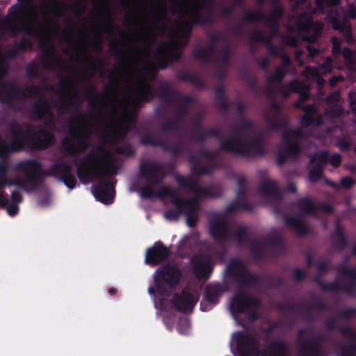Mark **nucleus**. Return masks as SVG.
<instances>
[{
  "instance_id": "obj_1",
  "label": "nucleus",
  "mask_w": 356,
  "mask_h": 356,
  "mask_svg": "<svg viewBox=\"0 0 356 356\" xmlns=\"http://www.w3.org/2000/svg\"><path fill=\"white\" fill-rule=\"evenodd\" d=\"M226 273L237 289L230 300L232 313L241 314L250 307L260 308L259 299L244 291L256 286L259 282V277L252 273L241 259L236 258L229 260L226 266Z\"/></svg>"
},
{
  "instance_id": "obj_2",
  "label": "nucleus",
  "mask_w": 356,
  "mask_h": 356,
  "mask_svg": "<svg viewBox=\"0 0 356 356\" xmlns=\"http://www.w3.org/2000/svg\"><path fill=\"white\" fill-rule=\"evenodd\" d=\"M10 140L0 145V152L11 154L24 150L33 152L49 149L55 141L54 135L44 128L35 130L28 127L23 130L22 124L14 120L7 127Z\"/></svg>"
},
{
  "instance_id": "obj_3",
  "label": "nucleus",
  "mask_w": 356,
  "mask_h": 356,
  "mask_svg": "<svg viewBox=\"0 0 356 356\" xmlns=\"http://www.w3.org/2000/svg\"><path fill=\"white\" fill-rule=\"evenodd\" d=\"M15 170L27 174V180L33 191L39 189L43 179L47 177L58 179L70 189L76 185V179L72 172V165L65 161H57L51 164L47 170L42 169V163L35 159H26L18 162Z\"/></svg>"
},
{
  "instance_id": "obj_4",
  "label": "nucleus",
  "mask_w": 356,
  "mask_h": 356,
  "mask_svg": "<svg viewBox=\"0 0 356 356\" xmlns=\"http://www.w3.org/2000/svg\"><path fill=\"white\" fill-rule=\"evenodd\" d=\"M96 151L103 155L101 159L97 152L90 151L74 160L76 175L82 182H94L117 175L118 166L112 152L102 146H97Z\"/></svg>"
},
{
  "instance_id": "obj_5",
  "label": "nucleus",
  "mask_w": 356,
  "mask_h": 356,
  "mask_svg": "<svg viewBox=\"0 0 356 356\" xmlns=\"http://www.w3.org/2000/svg\"><path fill=\"white\" fill-rule=\"evenodd\" d=\"M234 337L235 356H291L289 345L282 339L270 340L264 337V343L259 348L254 335L250 332H236Z\"/></svg>"
},
{
  "instance_id": "obj_6",
  "label": "nucleus",
  "mask_w": 356,
  "mask_h": 356,
  "mask_svg": "<svg viewBox=\"0 0 356 356\" xmlns=\"http://www.w3.org/2000/svg\"><path fill=\"white\" fill-rule=\"evenodd\" d=\"M33 0H17L8 10V15L0 19V35L16 38L20 33L37 35L40 29L29 20V11L33 8Z\"/></svg>"
},
{
  "instance_id": "obj_7",
  "label": "nucleus",
  "mask_w": 356,
  "mask_h": 356,
  "mask_svg": "<svg viewBox=\"0 0 356 356\" xmlns=\"http://www.w3.org/2000/svg\"><path fill=\"white\" fill-rule=\"evenodd\" d=\"M136 95L132 100L134 106H140L143 103L150 102L156 96L167 104H172V100L181 103H195V99L189 95L183 94L173 89L170 82L161 81L156 92L153 86L146 81H139L134 86Z\"/></svg>"
},
{
  "instance_id": "obj_8",
  "label": "nucleus",
  "mask_w": 356,
  "mask_h": 356,
  "mask_svg": "<svg viewBox=\"0 0 356 356\" xmlns=\"http://www.w3.org/2000/svg\"><path fill=\"white\" fill-rule=\"evenodd\" d=\"M86 115L80 113L73 118L68 124L70 136L64 137L60 141V151L66 156H76L79 149H86L89 146V131L90 125L85 120Z\"/></svg>"
},
{
  "instance_id": "obj_9",
  "label": "nucleus",
  "mask_w": 356,
  "mask_h": 356,
  "mask_svg": "<svg viewBox=\"0 0 356 356\" xmlns=\"http://www.w3.org/2000/svg\"><path fill=\"white\" fill-rule=\"evenodd\" d=\"M176 181L180 187L187 189L195 194V197L190 199H185V201H190L189 203L184 204V212L187 225L193 228L196 226L198 220L197 211L199 210L200 199L207 197H218L221 195L220 191L213 193L209 188L202 187L197 181L186 178L181 175H177Z\"/></svg>"
},
{
  "instance_id": "obj_10",
  "label": "nucleus",
  "mask_w": 356,
  "mask_h": 356,
  "mask_svg": "<svg viewBox=\"0 0 356 356\" xmlns=\"http://www.w3.org/2000/svg\"><path fill=\"white\" fill-rule=\"evenodd\" d=\"M221 149L245 157L264 156L266 153L259 136L253 137L249 140H243L236 134L227 140L222 141Z\"/></svg>"
},
{
  "instance_id": "obj_11",
  "label": "nucleus",
  "mask_w": 356,
  "mask_h": 356,
  "mask_svg": "<svg viewBox=\"0 0 356 356\" xmlns=\"http://www.w3.org/2000/svg\"><path fill=\"white\" fill-rule=\"evenodd\" d=\"M181 272L178 266L167 263L161 266L154 275V283L160 296H167L179 283Z\"/></svg>"
},
{
  "instance_id": "obj_12",
  "label": "nucleus",
  "mask_w": 356,
  "mask_h": 356,
  "mask_svg": "<svg viewBox=\"0 0 356 356\" xmlns=\"http://www.w3.org/2000/svg\"><path fill=\"white\" fill-rule=\"evenodd\" d=\"M113 74L114 71H112L109 74L110 82L106 86L104 92H99L95 86H91L90 90L85 92L90 109L97 117L102 116L103 110L108 106L106 94H115L118 89V82Z\"/></svg>"
},
{
  "instance_id": "obj_13",
  "label": "nucleus",
  "mask_w": 356,
  "mask_h": 356,
  "mask_svg": "<svg viewBox=\"0 0 356 356\" xmlns=\"http://www.w3.org/2000/svg\"><path fill=\"white\" fill-rule=\"evenodd\" d=\"M307 328L298 330L296 340V356H326L321 344L327 341L324 334H318L314 338H305Z\"/></svg>"
},
{
  "instance_id": "obj_14",
  "label": "nucleus",
  "mask_w": 356,
  "mask_h": 356,
  "mask_svg": "<svg viewBox=\"0 0 356 356\" xmlns=\"http://www.w3.org/2000/svg\"><path fill=\"white\" fill-rule=\"evenodd\" d=\"M270 13L268 15L261 10H251L244 13L242 22L244 23H253L259 21L264 22L270 29L273 35H277L279 33L278 21L284 15V9L281 5L273 6Z\"/></svg>"
},
{
  "instance_id": "obj_15",
  "label": "nucleus",
  "mask_w": 356,
  "mask_h": 356,
  "mask_svg": "<svg viewBox=\"0 0 356 356\" xmlns=\"http://www.w3.org/2000/svg\"><path fill=\"white\" fill-rule=\"evenodd\" d=\"M159 197H170L172 199V204L176 207V209H168L164 214L165 219L169 220L177 221L180 215L184 212V204L189 203L190 201H185V199L179 196L177 190L173 189L170 186L161 187L157 191Z\"/></svg>"
},
{
  "instance_id": "obj_16",
  "label": "nucleus",
  "mask_w": 356,
  "mask_h": 356,
  "mask_svg": "<svg viewBox=\"0 0 356 356\" xmlns=\"http://www.w3.org/2000/svg\"><path fill=\"white\" fill-rule=\"evenodd\" d=\"M183 52L174 47L162 45L161 42L156 48L154 58L159 61V67L165 70L170 67L173 62H179Z\"/></svg>"
},
{
  "instance_id": "obj_17",
  "label": "nucleus",
  "mask_w": 356,
  "mask_h": 356,
  "mask_svg": "<svg viewBox=\"0 0 356 356\" xmlns=\"http://www.w3.org/2000/svg\"><path fill=\"white\" fill-rule=\"evenodd\" d=\"M140 175L153 184H159L165 177L163 165L156 161L142 162L140 165Z\"/></svg>"
},
{
  "instance_id": "obj_18",
  "label": "nucleus",
  "mask_w": 356,
  "mask_h": 356,
  "mask_svg": "<svg viewBox=\"0 0 356 356\" xmlns=\"http://www.w3.org/2000/svg\"><path fill=\"white\" fill-rule=\"evenodd\" d=\"M27 97V94L19 86L10 82H3L0 86V102L11 106L14 102Z\"/></svg>"
},
{
  "instance_id": "obj_19",
  "label": "nucleus",
  "mask_w": 356,
  "mask_h": 356,
  "mask_svg": "<svg viewBox=\"0 0 356 356\" xmlns=\"http://www.w3.org/2000/svg\"><path fill=\"white\" fill-rule=\"evenodd\" d=\"M197 300L198 297L185 287L181 290V293H175L173 295L171 302L177 311L186 312L193 310Z\"/></svg>"
},
{
  "instance_id": "obj_20",
  "label": "nucleus",
  "mask_w": 356,
  "mask_h": 356,
  "mask_svg": "<svg viewBox=\"0 0 356 356\" xmlns=\"http://www.w3.org/2000/svg\"><path fill=\"white\" fill-rule=\"evenodd\" d=\"M209 233L213 240L218 243H222L231 238L229 224L221 217L211 220Z\"/></svg>"
},
{
  "instance_id": "obj_21",
  "label": "nucleus",
  "mask_w": 356,
  "mask_h": 356,
  "mask_svg": "<svg viewBox=\"0 0 356 356\" xmlns=\"http://www.w3.org/2000/svg\"><path fill=\"white\" fill-rule=\"evenodd\" d=\"M96 184L92 186L95 197L99 202L109 204L113 202L115 188L110 180H95Z\"/></svg>"
},
{
  "instance_id": "obj_22",
  "label": "nucleus",
  "mask_w": 356,
  "mask_h": 356,
  "mask_svg": "<svg viewBox=\"0 0 356 356\" xmlns=\"http://www.w3.org/2000/svg\"><path fill=\"white\" fill-rule=\"evenodd\" d=\"M269 107L274 111L273 115L264 112L263 113L268 127L273 130L284 129L287 126V121L280 118L282 110L281 106L275 98L269 99Z\"/></svg>"
},
{
  "instance_id": "obj_23",
  "label": "nucleus",
  "mask_w": 356,
  "mask_h": 356,
  "mask_svg": "<svg viewBox=\"0 0 356 356\" xmlns=\"http://www.w3.org/2000/svg\"><path fill=\"white\" fill-rule=\"evenodd\" d=\"M339 270L341 276L348 277V283L343 285L337 282L338 287L333 292L342 291L350 297L356 296V268H350L346 264H341Z\"/></svg>"
},
{
  "instance_id": "obj_24",
  "label": "nucleus",
  "mask_w": 356,
  "mask_h": 356,
  "mask_svg": "<svg viewBox=\"0 0 356 356\" xmlns=\"http://www.w3.org/2000/svg\"><path fill=\"white\" fill-rule=\"evenodd\" d=\"M170 254V250L162 242L157 241L147 249L145 261L147 264L155 266L164 261Z\"/></svg>"
},
{
  "instance_id": "obj_25",
  "label": "nucleus",
  "mask_w": 356,
  "mask_h": 356,
  "mask_svg": "<svg viewBox=\"0 0 356 356\" xmlns=\"http://www.w3.org/2000/svg\"><path fill=\"white\" fill-rule=\"evenodd\" d=\"M194 103H181L176 112L175 118L161 124V131L163 134L177 131L183 124L184 118L188 115L189 107Z\"/></svg>"
},
{
  "instance_id": "obj_26",
  "label": "nucleus",
  "mask_w": 356,
  "mask_h": 356,
  "mask_svg": "<svg viewBox=\"0 0 356 356\" xmlns=\"http://www.w3.org/2000/svg\"><path fill=\"white\" fill-rule=\"evenodd\" d=\"M30 115L36 121L44 120L47 117L51 119L53 113L51 102L44 97L36 99L31 106Z\"/></svg>"
},
{
  "instance_id": "obj_27",
  "label": "nucleus",
  "mask_w": 356,
  "mask_h": 356,
  "mask_svg": "<svg viewBox=\"0 0 356 356\" xmlns=\"http://www.w3.org/2000/svg\"><path fill=\"white\" fill-rule=\"evenodd\" d=\"M221 40L220 34L213 33L210 35V42L206 47L197 46L192 51L193 58L202 60L205 63H210L214 56L216 51V43Z\"/></svg>"
},
{
  "instance_id": "obj_28",
  "label": "nucleus",
  "mask_w": 356,
  "mask_h": 356,
  "mask_svg": "<svg viewBox=\"0 0 356 356\" xmlns=\"http://www.w3.org/2000/svg\"><path fill=\"white\" fill-rule=\"evenodd\" d=\"M258 192L259 195L263 197L270 198L278 202H280L282 199L281 191L278 188L277 183L272 179L262 181Z\"/></svg>"
},
{
  "instance_id": "obj_29",
  "label": "nucleus",
  "mask_w": 356,
  "mask_h": 356,
  "mask_svg": "<svg viewBox=\"0 0 356 356\" xmlns=\"http://www.w3.org/2000/svg\"><path fill=\"white\" fill-rule=\"evenodd\" d=\"M81 100L79 98V93L74 92L72 95H70L67 98L60 97V104H56L58 108V113L60 115L67 114L69 113L68 106H70L74 111H79L81 105Z\"/></svg>"
},
{
  "instance_id": "obj_30",
  "label": "nucleus",
  "mask_w": 356,
  "mask_h": 356,
  "mask_svg": "<svg viewBox=\"0 0 356 356\" xmlns=\"http://www.w3.org/2000/svg\"><path fill=\"white\" fill-rule=\"evenodd\" d=\"M213 270V265L209 258L205 261L197 259L193 263V273L198 279L207 280Z\"/></svg>"
},
{
  "instance_id": "obj_31",
  "label": "nucleus",
  "mask_w": 356,
  "mask_h": 356,
  "mask_svg": "<svg viewBox=\"0 0 356 356\" xmlns=\"http://www.w3.org/2000/svg\"><path fill=\"white\" fill-rule=\"evenodd\" d=\"M95 10L98 12L102 11L104 13L106 27V29L104 31V32L113 36L111 32L116 31L120 37L124 38L125 36V33L122 30L114 26L113 13L108 6H105L104 9L99 6H95Z\"/></svg>"
},
{
  "instance_id": "obj_32",
  "label": "nucleus",
  "mask_w": 356,
  "mask_h": 356,
  "mask_svg": "<svg viewBox=\"0 0 356 356\" xmlns=\"http://www.w3.org/2000/svg\"><path fill=\"white\" fill-rule=\"evenodd\" d=\"M188 160L192 164L191 170L195 175H209L215 169V167L213 165L203 166L201 163V157H200L197 153L195 155H191L188 157Z\"/></svg>"
},
{
  "instance_id": "obj_33",
  "label": "nucleus",
  "mask_w": 356,
  "mask_h": 356,
  "mask_svg": "<svg viewBox=\"0 0 356 356\" xmlns=\"http://www.w3.org/2000/svg\"><path fill=\"white\" fill-rule=\"evenodd\" d=\"M208 137H213L220 141H225L223 140V136L220 131L216 128H211L208 130L197 131L191 132V140L194 143H204Z\"/></svg>"
},
{
  "instance_id": "obj_34",
  "label": "nucleus",
  "mask_w": 356,
  "mask_h": 356,
  "mask_svg": "<svg viewBox=\"0 0 356 356\" xmlns=\"http://www.w3.org/2000/svg\"><path fill=\"white\" fill-rule=\"evenodd\" d=\"M300 134L299 130L290 131L283 134L282 140L286 143L285 152L288 155H296L300 152V147L298 142L293 141L292 136H298Z\"/></svg>"
},
{
  "instance_id": "obj_35",
  "label": "nucleus",
  "mask_w": 356,
  "mask_h": 356,
  "mask_svg": "<svg viewBox=\"0 0 356 356\" xmlns=\"http://www.w3.org/2000/svg\"><path fill=\"white\" fill-rule=\"evenodd\" d=\"M13 48L9 49L4 52V56L8 59L16 58L21 51H26L31 49L32 44L30 40L23 37L19 42H14Z\"/></svg>"
},
{
  "instance_id": "obj_36",
  "label": "nucleus",
  "mask_w": 356,
  "mask_h": 356,
  "mask_svg": "<svg viewBox=\"0 0 356 356\" xmlns=\"http://www.w3.org/2000/svg\"><path fill=\"white\" fill-rule=\"evenodd\" d=\"M325 328L328 331L337 330L344 337H349L351 340L356 341V331L348 326L337 325L333 318H328L325 323Z\"/></svg>"
},
{
  "instance_id": "obj_37",
  "label": "nucleus",
  "mask_w": 356,
  "mask_h": 356,
  "mask_svg": "<svg viewBox=\"0 0 356 356\" xmlns=\"http://www.w3.org/2000/svg\"><path fill=\"white\" fill-rule=\"evenodd\" d=\"M222 293V287L219 284L207 285L203 294L204 300L212 305H217Z\"/></svg>"
},
{
  "instance_id": "obj_38",
  "label": "nucleus",
  "mask_w": 356,
  "mask_h": 356,
  "mask_svg": "<svg viewBox=\"0 0 356 356\" xmlns=\"http://www.w3.org/2000/svg\"><path fill=\"white\" fill-rule=\"evenodd\" d=\"M294 206L300 209L299 215L301 216L305 215H314L318 211V207L309 197H301L296 202L293 203Z\"/></svg>"
},
{
  "instance_id": "obj_39",
  "label": "nucleus",
  "mask_w": 356,
  "mask_h": 356,
  "mask_svg": "<svg viewBox=\"0 0 356 356\" xmlns=\"http://www.w3.org/2000/svg\"><path fill=\"white\" fill-rule=\"evenodd\" d=\"M333 247L339 251L343 250L347 246V238L341 225L337 223L334 232L331 234Z\"/></svg>"
},
{
  "instance_id": "obj_40",
  "label": "nucleus",
  "mask_w": 356,
  "mask_h": 356,
  "mask_svg": "<svg viewBox=\"0 0 356 356\" xmlns=\"http://www.w3.org/2000/svg\"><path fill=\"white\" fill-rule=\"evenodd\" d=\"M78 61L83 67H88L89 70L95 73L97 70L104 65L103 61L99 58H94L90 54L86 53L84 56L78 54Z\"/></svg>"
},
{
  "instance_id": "obj_41",
  "label": "nucleus",
  "mask_w": 356,
  "mask_h": 356,
  "mask_svg": "<svg viewBox=\"0 0 356 356\" xmlns=\"http://www.w3.org/2000/svg\"><path fill=\"white\" fill-rule=\"evenodd\" d=\"M284 221L286 225L291 227L300 236L308 234V227L305 223L298 218L289 215H284Z\"/></svg>"
},
{
  "instance_id": "obj_42",
  "label": "nucleus",
  "mask_w": 356,
  "mask_h": 356,
  "mask_svg": "<svg viewBox=\"0 0 356 356\" xmlns=\"http://www.w3.org/2000/svg\"><path fill=\"white\" fill-rule=\"evenodd\" d=\"M178 78L182 81L191 83L193 85L198 88H204L206 87V82L200 77L197 74L183 70L178 74Z\"/></svg>"
},
{
  "instance_id": "obj_43",
  "label": "nucleus",
  "mask_w": 356,
  "mask_h": 356,
  "mask_svg": "<svg viewBox=\"0 0 356 356\" xmlns=\"http://www.w3.org/2000/svg\"><path fill=\"white\" fill-rule=\"evenodd\" d=\"M127 133V130L116 129L112 132H105L102 136V140L110 145H115L124 140Z\"/></svg>"
},
{
  "instance_id": "obj_44",
  "label": "nucleus",
  "mask_w": 356,
  "mask_h": 356,
  "mask_svg": "<svg viewBox=\"0 0 356 356\" xmlns=\"http://www.w3.org/2000/svg\"><path fill=\"white\" fill-rule=\"evenodd\" d=\"M24 178H15V179H5L6 185L15 186L18 189L22 190L28 193L33 192L31 185H29V181L27 180V174L22 173Z\"/></svg>"
},
{
  "instance_id": "obj_45",
  "label": "nucleus",
  "mask_w": 356,
  "mask_h": 356,
  "mask_svg": "<svg viewBox=\"0 0 356 356\" xmlns=\"http://www.w3.org/2000/svg\"><path fill=\"white\" fill-rule=\"evenodd\" d=\"M197 26L193 24V18L191 17L190 22H185L183 24H180L177 29V31L174 34V36L179 35L181 39L190 41L194 26Z\"/></svg>"
},
{
  "instance_id": "obj_46",
  "label": "nucleus",
  "mask_w": 356,
  "mask_h": 356,
  "mask_svg": "<svg viewBox=\"0 0 356 356\" xmlns=\"http://www.w3.org/2000/svg\"><path fill=\"white\" fill-rule=\"evenodd\" d=\"M192 17L193 24L197 26L211 25L214 22L212 11H205L204 15H202L200 9H195V15Z\"/></svg>"
},
{
  "instance_id": "obj_47",
  "label": "nucleus",
  "mask_w": 356,
  "mask_h": 356,
  "mask_svg": "<svg viewBox=\"0 0 356 356\" xmlns=\"http://www.w3.org/2000/svg\"><path fill=\"white\" fill-rule=\"evenodd\" d=\"M165 145L168 148H164V151L170 152L174 156H179L188 152L186 142L182 138H179L178 140L172 145H170L165 142Z\"/></svg>"
},
{
  "instance_id": "obj_48",
  "label": "nucleus",
  "mask_w": 356,
  "mask_h": 356,
  "mask_svg": "<svg viewBox=\"0 0 356 356\" xmlns=\"http://www.w3.org/2000/svg\"><path fill=\"white\" fill-rule=\"evenodd\" d=\"M140 143L144 146L159 147L163 151L164 148H168L165 145V141L155 138L150 133H147L143 136L140 140Z\"/></svg>"
},
{
  "instance_id": "obj_49",
  "label": "nucleus",
  "mask_w": 356,
  "mask_h": 356,
  "mask_svg": "<svg viewBox=\"0 0 356 356\" xmlns=\"http://www.w3.org/2000/svg\"><path fill=\"white\" fill-rule=\"evenodd\" d=\"M280 309L289 310L293 313H298L302 309V314L305 316L309 317L311 316V311L305 305L296 304L293 302H287L283 305L280 306Z\"/></svg>"
},
{
  "instance_id": "obj_50",
  "label": "nucleus",
  "mask_w": 356,
  "mask_h": 356,
  "mask_svg": "<svg viewBox=\"0 0 356 356\" xmlns=\"http://www.w3.org/2000/svg\"><path fill=\"white\" fill-rule=\"evenodd\" d=\"M7 207V213L12 217L15 216L19 213V206L16 204H9L8 199L6 197L5 192H0V207Z\"/></svg>"
},
{
  "instance_id": "obj_51",
  "label": "nucleus",
  "mask_w": 356,
  "mask_h": 356,
  "mask_svg": "<svg viewBox=\"0 0 356 356\" xmlns=\"http://www.w3.org/2000/svg\"><path fill=\"white\" fill-rule=\"evenodd\" d=\"M286 74V70L283 67H277L273 74L268 75L266 79L268 84L281 83Z\"/></svg>"
},
{
  "instance_id": "obj_52",
  "label": "nucleus",
  "mask_w": 356,
  "mask_h": 356,
  "mask_svg": "<svg viewBox=\"0 0 356 356\" xmlns=\"http://www.w3.org/2000/svg\"><path fill=\"white\" fill-rule=\"evenodd\" d=\"M321 276L322 274L318 273L313 277L312 280L320 286L323 291L333 292L334 290L337 289V287H338L337 281H332L328 284H325L322 281Z\"/></svg>"
},
{
  "instance_id": "obj_53",
  "label": "nucleus",
  "mask_w": 356,
  "mask_h": 356,
  "mask_svg": "<svg viewBox=\"0 0 356 356\" xmlns=\"http://www.w3.org/2000/svg\"><path fill=\"white\" fill-rule=\"evenodd\" d=\"M264 245L276 248L280 251L284 249V244L282 238L280 236H268L264 240Z\"/></svg>"
},
{
  "instance_id": "obj_54",
  "label": "nucleus",
  "mask_w": 356,
  "mask_h": 356,
  "mask_svg": "<svg viewBox=\"0 0 356 356\" xmlns=\"http://www.w3.org/2000/svg\"><path fill=\"white\" fill-rule=\"evenodd\" d=\"M132 52L131 50H125V49H118L115 54V58L116 60L122 61L121 70L126 71L129 69V59L127 57V54Z\"/></svg>"
},
{
  "instance_id": "obj_55",
  "label": "nucleus",
  "mask_w": 356,
  "mask_h": 356,
  "mask_svg": "<svg viewBox=\"0 0 356 356\" xmlns=\"http://www.w3.org/2000/svg\"><path fill=\"white\" fill-rule=\"evenodd\" d=\"M197 154L201 157V159H206L211 161L209 165L215 167L216 163L218 161V152L217 151H209L206 149H200L197 150Z\"/></svg>"
},
{
  "instance_id": "obj_56",
  "label": "nucleus",
  "mask_w": 356,
  "mask_h": 356,
  "mask_svg": "<svg viewBox=\"0 0 356 356\" xmlns=\"http://www.w3.org/2000/svg\"><path fill=\"white\" fill-rule=\"evenodd\" d=\"M250 250L254 259H262L265 257V250L261 242L252 243L250 245Z\"/></svg>"
},
{
  "instance_id": "obj_57",
  "label": "nucleus",
  "mask_w": 356,
  "mask_h": 356,
  "mask_svg": "<svg viewBox=\"0 0 356 356\" xmlns=\"http://www.w3.org/2000/svg\"><path fill=\"white\" fill-rule=\"evenodd\" d=\"M309 163L311 164L319 165L323 169L327 163H329V155L328 152H321L319 153L317 158L315 156H312L309 159Z\"/></svg>"
},
{
  "instance_id": "obj_58",
  "label": "nucleus",
  "mask_w": 356,
  "mask_h": 356,
  "mask_svg": "<svg viewBox=\"0 0 356 356\" xmlns=\"http://www.w3.org/2000/svg\"><path fill=\"white\" fill-rule=\"evenodd\" d=\"M171 38L168 41L161 42L162 45H168L169 47H174L183 51V49L188 44L189 41L180 38Z\"/></svg>"
},
{
  "instance_id": "obj_59",
  "label": "nucleus",
  "mask_w": 356,
  "mask_h": 356,
  "mask_svg": "<svg viewBox=\"0 0 356 356\" xmlns=\"http://www.w3.org/2000/svg\"><path fill=\"white\" fill-rule=\"evenodd\" d=\"M272 36H266L261 31L256 30L250 35V40L254 42H261L264 44H269L271 42Z\"/></svg>"
},
{
  "instance_id": "obj_60",
  "label": "nucleus",
  "mask_w": 356,
  "mask_h": 356,
  "mask_svg": "<svg viewBox=\"0 0 356 356\" xmlns=\"http://www.w3.org/2000/svg\"><path fill=\"white\" fill-rule=\"evenodd\" d=\"M159 4L161 8V13L158 15L156 20L154 22V26L155 28H156L159 30H163V22L165 20L167 17V11L165 9V7L164 6V3L162 1H159Z\"/></svg>"
},
{
  "instance_id": "obj_61",
  "label": "nucleus",
  "mask_w": 356,
  "mask_h": 356,
  "mask_svg": "<svg viewBox=\"0 0 356 356\" xmlns=\"http://www.w3.org/2000/svg\"><path fill=\"white\" fill-rule=\"evenodd\" d=\"M323 169L319 165L313 164L309 170V179L312 183H315L323 176Z\"/></svg>"
},
{
  "instance_id": "obj_62",
  "label": "nucleus",
  "mask_w": 356,
  "mask_h": 356,
  "mask_svg": "<svg viewBox=\"0 0 356 356\" xmlns=\"http://www.w3.org/2000/svg\"><path fill=\"white\" fill-rule=\"evenodd\" d=\"M300 123L305 127H308L312 124L318 126L321 124L322 120L320 117L309 115H303L300 118Z\"/></svg>"
},
{
  "instance_id": "obj_63",
  "label": "nucleus",
  "mask_w": 356,
  "mask_h": 356,
  "mask_svg": "<svg viewBox=\"0 0 356 356\" xmlns=\"http://www.w3.org/2000/svg\"><path fill=\"white\" fill-rule=\"evenodd\" d=\"M235 240L238 243L241 244L248 241V232L245 227H240L234 234L231 233V238Z\"/></svg>"
},
{
  "instance_id": "obj_64",
  "label": "nucleus",
  "mask_w": 356,
  "mask_h": 356,
  "mask_svg": "<svg viewBox=\"0 0 356 356\" xmlns=\"http://www.w3.org/2000/svg\"><path fill=\"white\" fill-rule=\"evenodd\" d=\"M338 356H356V344L350 341L342 346Z\"/></svg>"
}]
</instances>
